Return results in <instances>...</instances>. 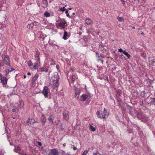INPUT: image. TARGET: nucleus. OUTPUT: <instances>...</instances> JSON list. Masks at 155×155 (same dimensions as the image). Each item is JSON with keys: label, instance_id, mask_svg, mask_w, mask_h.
<instances>
[{"label": "nucleus", "instance_id": "f8f14e48", "mask_svg": "<svg viewBox=\"0 0 155 155\" xmlns=\"http://www.w3.org/2000/svg\"><path fill=\"white\" fill-rule=\"evenodd\" d=\"M97 115L98 118H105V115L103 114H100L99 111H97L96 113Z\"/></svg>", "mask_w": 155, "mask_h": 155}, {"label": "nucleus", "instance_id": "7ed1b4c3", "mask_svg": "<svg viewBox=\"0 0 155 155\" xmlns=\"http://www.w3.org/2000/svg\"><path fill=\"white\" fill-rule=\"evenodd\" d=\"M2 57L4 63L7 65H10V59L8 56L7 55L2 54Z\"/></svg>", "mask_w": 155, "mask_h": 155}, {"label": "nucleus", "instance_id": "c03bdc74", "mask_svg": "<svg viewBox=\"0 0 155 155\" xmlns=\"http://www.w3.org/2000/svg\"><path fill=\"white\" fill-rule=\"evenodd\" d=\"M27 75H31V73L30 72H28Z\"/></svg>", "mask_w": 155, "mask_h": 155}, {"label": "nucleus", "instance_id": "bb28decb", "mask_svg": "<svg viewBox=\"0 0 155 155\" xmlns=\"http://www.w3.org/2000/svg\"><path fill=\"white\" fill-rule=\"evenodd\" d=\"M117 19L119 21H124V19L122 17H117Z\"/></svg>", "mask_w": 155, "mask_h": 155}, {"label": "nucleus", "instance_id": "4be33fe9", "mask_svg": "<svg viewBox=\"0 0 155 155\" xmlns=\"http://www.w3.org/2000/svg\"><path fill=\"white\" fill-rule=\"evenodd\" d=\"M40 63H39L38 62L36 61V62L34 63V65L33 66V68H34L35 70H36L38 69V67H37V65L40 64Z\"/></svg>", "mask_w": 155, "mask_h": 155}, {"label": "nucleus", "instance_id": "473e14b6", "mask_svg": "<svg viewBox=\"0 0 155 155\" xmlns=\"http://www.w3.org/2000/svg\"><path fill=\"white\" fill-rule=\"evenodd\" d=\"M51 65H53L55 64V62L54 61V60L53 58H52L51 59Z\"/></svg>", "mask_w": 155, "mask_h": 155}, {"label": "nucleus", "instance_id": "a19ab883", "mask_svg": "<svg viewBox=\"0 0 155 155\" xmlns=\"http://www.w3.org/2000/svg\"><path fill=\"white\" fill-rule=\"evenodd\" d=\"M98 153V152H97L96 153H94L93 155H97Z\"/></svg>", "mask_w": 155, "mask_h": 155}, {"label": "nucleus", "instance_id": "3c124183", "mask_svg": "<svg viewBox=\"0 0 155 155\" xmlns=\"http://www.w3.org/2000/svg\"><path fill=\"white\" fill-rule=\"evenodd\" d=\"M72 9L71 8H69V10H71Z\"/></svg>", "mask_w": 155, "mask_h": 155}, {"label": "nucleus", "instance_id": "79ce46f5", "mask_svg": "<svg viewBox=\"0 0 155 155\" xmlns=\"http://www.w3.org/2000/svg\"><path fill=\"white\" fill-rule=\"evenodd\" d=\"M3 66V65L1 63V62H0V68L2 67V66Z\"/></svg>", "mask_w": 155, "mask_h": 155}, {"label": "nucleus", "instance_id": "ea45409f", "mask_svg": "<svg viewBox=\"0 0 155 155\" xmlns=\"http://www.w3.org/2000/svg\"><path fill=\"white\" fill-rule=\"evenodd\" d=\"M121 1L123 3V4H124L125 2L124 0H121Z\"/></svg>", "mask_w": 155, "mask_h": 155}, {"label": "nucleus", "instance_id": "c85d7f7f", "mask_svg": "<svg viewBox=\"0 0 155 155\" xmlns=\"http://www.w3.org/2000/svg\"><path fill=\"white\" fill-rule=\"evenodd\" d=\"M90 128L91 130L93 131H94L96 130L95 128L93 126H92L91 125H90Z\"/></svg>", "mask_w": 155, "mask_h": 155}, {"label": "nucleus", "instance_id": "c756f323", "mask_svg": "<svg viewBox=\"0 0 155 155\" xmlns=\"http://www.w3.org/2000/svg\"><path fill=\"white\" fill-rule=\"evenodd\" d=\"M33 26H34V24L32 23H31L29 24H28L27 25V27H28V28H32L33 27Z\"/></svg>", "mask_w": 155, "mask_h": 155}, {"label": "nucleus", "instance_id": "9d476101", "mask_svg": "<svg viewBox=\"0 0 155 155\" xmlns=\"http://www.w3.org/2000/svg\"><path fill=\"white\" fill-rule=\"evenodd\" d=\"M118 51L119 52H122L124 54L127 56L128 58H129L130 57V55L127 52L125 51H123L122 48H120L118 49Z\"/></svg>", "mask_w": 155, "mask_h": 155}, {"label": "nucleus", "instance_id": "aec40b11", "mask_svg": "<svg viewBox=\"0 0 155 155\" xmlns=\"http://www.w3.org/2000/svg\"><path fill=\"white\" fill-rule=\"evenodd\" d=\"M41 119L42 123L44 124L45 123L46 121V119L43 115H42Z\"/></svg>", "mask_w": 155, "mask_h": 155}, {"label": "nucleus", "instance_id": "39448f33", "mask_svg": "<svg viewBox=\"0 0 155 155\" xmlns=\"http://www.w3.org/2000/svg\"><path fill=\"white\" fill-rule=\"evenodd\" d=\"M17 107L18 110L22 109L24 108V103L23 101L20 100L17 104Z\"/></svg>", "mask_w": 155, "mask_h": 155}, {"label": "nucleus", "instance_id": "603ef678", "mask_svg": "<svg viewBox=\"0 0 155 155\" xmlns=\"http://www.w3.org/2000/svg\"><path fill=\"white\" fill-rule=\"evenodd\" d=\"M81 29H82V28H80V29L81 30Z\"/></svg>", "mask_w": 155, "mask_h": 155}, {"label": "nucleus", "instance_id": "ddd939ff", "mask_svg": "<svg viewBox=\"0 0 155 155\" xmlns=\"http://www.w3.org/2000/svg\"><path fill=\"white\" fill-rule=\"evenodd\" d=\"M48 5V2L46 0H43L42 1V7L44 8H46Z\"/></svg>", "mask_w": 155, "mask_h": 155}, {"label": "nucleus", "instance_id": "412c9836", "mask_svg": "<svg viewBox=\"0 0 155 155\" xmlns=\"http://www.w3.org/2000/svg\"><path fill=\"white\" fill-rule=\"evenodd\" d=\"M96 57L97 58H104L103 56L101 55H100L99 54V53L97 52H96Z\"/></svg>", "mask_w": 155, "mask_h": 155}, {"label": "nucleus", "instance_id": "f3484780", "mask_svg": "<svg viewBox=\"0 0 155 155\" xmlns=\"http://www.w3.org/2000/svg\"><path fill=\"white\" fill-rule=\"evenodd\" d=\"M38 77V74H35L34 77L32 78L31 80L32 82L33 83H34L35 81L37 79Z\"/></svg>", "mask_w": 155, "mask_h": 155}, {"label": "nucleus", "instance_id": "2f4dec72", "mask_svg": "<svg viewBox=\"0 0 155 155\" xmlns=\"http://www.w3.org/2000/svg\"><path fill=\"white\" fill-rule=\"evenodd\" d=\"M76 78V76L75 75H73L72 76V78H71V80L73 82H74L75 81Z\"/></svg>", "mask_w": 155, "mask_h": 155}, {"label": "nucleus", "instance_id": "0eeeda50", "mask_svg": "<svg viewBox=\"0 0 155 155\" xmlns=\"http://www.w3.org/2000/svg\"><path fill=\"white\" fill-rule=\"evenodd\" d=\"M40 53L38 51H36L35 53L34 56L35 58V60H36V61L38 62L39 63H40V58L39 57V55Z\"/></svg>", "mask_w": 155, "mask_h": 155}, {"label": "nucleus", "instance_id": "a878e982", "mask_svg": "<svg viewBox=\"0 0 155 155\" xmlns=\"http://www.w3.org/2000/svg\"><path fill=\"white\" fill-rule=\"evenodd\" d=\"M104 114L105 116H108L109 115V113L107 111V110L105 108L104 109Z\"/></svg>", "mask_w": 155, "mask_h": 155}, {"label": "nucleus", "instance_id": "7c9ffc66", "mask_svg": "<svg viewBox=\"0 0 155 155\" xmlns=\"http://www.w3.org/2000/svg\"><path fill=\"white\" fill-rule=\"evenodd\" d=\"M28 64L29 67L31 66L33 64L31 60H29L28 62Z\"/></svg>", "mask_w": 155, "mask_h": 155}, {"label": "nucleus", "instance_id": "a18cd8bd", "mask_svg": "<svg viewBox=\"0 0 155 155\" xmlns=\"http://www.w3.org/2000/svg\"><path fill=\"white\" fill-rule=\"evenodd\" d=\"M24 78H26V76L25 75H24L23 76Z\"/></svg>", "mask_w": 155, "mask_h": 155}, {"label": "nucleus", "instance_id": "4468645a", "mask_svg": "<svg viewBox=\"0 0 155 155\" xmlns=\"http://www.w3.org/2000/svg\"><path fill=\"white\" fill-rule=\"evenodd\" d=\"M88 95L86 94H83L81 97V101H84L86 100L88 97Z\"/></svg>", "mask_w": 155, "mask_h": 155}, {"label": "nucleus", "instance_id": "9b49d317", "mask_svg": "<svg viewBox=\"0 0 155 155\" xmlns=\"http://www.w3.org/2000/svg\"><path fill=\"white\" fill-rule=\"evenodd\" d=\"M63 118L65 119L66 120L68 119L69 115L67 111L64 110L63 111Z\"/></svg>", "mask_w": 155, "mask_h": 155}, {"label": "nucleus", "instance_id": "4c0bfd02", "mask_svg": "<svg viewBox=\"0 0 155 155\" xmlns=\"http://www.w3.org/2000/svg\"><path fill=\"white\" fill-rule=\"evenodd\" d=\"M104 46V45H100L99 46V47L100 48H103Z\"/></svg>", "mask_w": 155, "mask_h": 155}, {"label": "nucleus", "instance_id": "dca6fc26", "mask_svg": "<svg viewBox=\"0 0 155 155\" xmlns=\"http://www.w3.org/2000/svg\"><path fill=\"white\" fill-rule=\"evenodd\" d=\"M85 23L88 25H91L92 24V21L89 18H87L85 21Z\"/></svg>", "mask_w": 155, "mask_h": 155}, {"label": "nucleus", "instance_id": "37998d69", "mask_svg": "<svg viewBox=\"0 0 155 155\" xmlns=\"http://www.w3.org/2000/svg\"><path fill=\"white\" fill-rule=\"evenodd\" d=\"M73 149L74 150H76V149H77V148L76 147H74L73 148Z\"/></svg>", "mask_w": 155, "mask_h": 155}, {"label": "nucleus", "instance_id": "de8ad7c7", "mask_svg": "<svg viewBox=\"0 0 155 155\" xmlns=\"http://www.w3.org/2000/svg\"><path fill=\"white\" fill-rule=\"evenodd\" d=\"M132 28H133V29H134V28H135V27L133 26V27H132Z\"/></svg>", "mask_w": 155, "mask_h": 155}, {"label": "nucleus", "instance_id": "b1692460", "mask_svg": "<svg viewBox=\"0 0 155 155\" xmlns=\"http://www.w3.org/2000/svg\"><path fill=\"white\" fill-rule=\"evenodd\" d=\"M40 71L41 72L45 71L47 72L48 71V69L47 68H40Z\"/></svg>", "mask_w": 155, "mask_h": 155}, {"label": "nucleus", "instance_id": "72a5a7b5", "mask_svg": "<svg viewBox=\"0 0 155 155\" xmlns=\"http://www.w3.org/2000/svg\"><path fill=\"white\" fill-rule=\"evenodd\" d=\"M67 10L64 7H63L62 8H60V10L62 12L64 11H66Z\"/></svg>", "mask_w": 155, "mask_h": 155}, {"label": "nucleus", "instance_id": "a211bd4d", "mask_svg": "<svg viewBox=\"0 0 155 155\" xmlns=\"http://www.w3.org/2000/svg\"><path fill=\"white\" fill-rule=\"evenodd\" d=\"M51 155H58V152L55 149H53L51 150Z\"/></svg>", "mask_w": 155, "mask_h": 155}, {"label": "nucleus", "instance_id": "cd10ccee", "mask_svg": "<svg viewBox=\"0 0 155 155\" xmlns=\"http://www.w3.org/2000/svg\"><path fill=\"white\" fill-rule=\"evenodd\" d=\"M13 70H14V69L13 68H11V70L8 69H7L6 70V74L7 75L8 74L9 72H11Z\"/></svg>", "mask_w": 155, "mask_h": 155}, {"label": "nucleus", "instance_id": "e433bc0d", "mask_svg": "<svg viewBox=\"0 0 155 155\" xmlns=\"http://www.w3.org/2000/svg\"><path fill=\"white\" fill-rule=\"evenodd\" d=\"M101 58H99L97 60V61H101L102 63V64H103V61L101 59Z\"/></svg>", "mask_w": 155, "mask_h": 155}, {"label": "nucleus", "instance_id": "09e8293b", "mask_svg": "<svg viewBox=\"0 0 155 155\" xmlns=\"http://www.w3.org/2000/svg\"><path fill=\"white\" fill-rule=\"evenodd\" d=\"M72 14H73V15H75V13H72Z\"/></svg>", "mask_w": 155, "mask_h": 155}, {"label": "nucleus", "instance_id": "49530a36", "mask_svg": "<svg viewBox=\"0 0 155 155\" xmlns=\"http://www.w3.org/2000/svg\"><path fill=\"white\" fill-rule=\"evenodd\" d=\"M141 34L142 35H144V33L143 32H142L141 33Z\"/></svg>", "mask_w": 155, "mask_h": 155}, {"label": "nucleus", "instance_id": "393cba45", "mask_svg": "<svg viewBox=\"0 0 155 155\" xmlns=\"http://www.w3.org/2000/svg\"><path fill=\"white\" fill-rule=\"evenodd\" d=\"M44 15L45 16L48 17L50 16V14L48 12L45 11V12L44 13Z\"/></svg>", "mask_w": 155, "mask_h": 155}, {"label": "nucleus", "instance_id": "6e6552de", "mask_svg": "<svg viewBox=\"0 0 155 155\" xmlns=\"http://www.w3.org/2000/svg\"><path fill=\"white\" fill-rule=\"evenodd\" d=\"M66 22L65 21H61L58 23L57 25V26L61 27V28H64L65 27V25L66 24Z\"/></svg>", "mask_w": 155, "mask_h": 155}, {"label": "nucleus", "instance_id": "423d86ee", "mask_svg": "<svg viewBox=\"0 0 155 155\" xmlns=\"http://www.w3.org/2000/svg\"><path fill=\"white\" fill-rule=\"evenodd\" d=\"M74 90L75 91V98L77 99L78 100L79 97V95L80 93V90L76 87L75 86H74Z\"/></svg>", "mask_w": 155, "mask_h": 155}, {"label": "nucleus", "instance_id": "6ab92c4d", "mask_svg": "<svg viewBox=\"0 0 155 155\" xmlns=\"http://www.w3.org/2000/svg\"><path fill=\"white\" fill-rule=\"evenodd\" d=\"M68 37V32L65 31H64L63 36V39L64 40H66L67 39Z\"/></svg>", "mask_w": 155, "mask_h": 155}, {"label": "nucleus", "instance_id": "2eb2a0df", "mask_svg": "<svg viewBox=\"0 0 155 155\" xmlns=\"http://www.w3.org/2000/svg\"><path fill=\"white\" fill-rule=\"evenodd\" d=\"M54 117L52 115H51L48 118V120L50 123L51 124H53L54 123Z\"/></svg>", "mask_w": 155, "mask_h": 155}, {"label": "nucleus", "instance_id": "1a4fd4ad", "mask_svg": "<svg viewBox=\"0 0 155 155\" xmlns=\"http://www.w3.org/2000/svg\"><path fill=\"white\" fill-rule=\"evenodd\" d=\"M0 80L3 85L7 84V79L5 77L3 76L1 74H0Z\"/></svg>", "mask_w": 155, "mask_h": 155}, {"label": "nucleus", "instance_id": "f03ea898", "mask_svg": "<svg viewBox=\"0 0 155 155\" xmlns=\"http://www.w3.org/2000/svg\"><path fill=\"white\" fill-rule=\"evenodd\" d=\"M37 122L35 120H33L32 119L28 118L26 124L27 125L32 127H35L36 126L35 124Z\"/></svg>", "mask_w": 155, "mask_h": 155}, {"label": "nucleus", "instance_id": "c9c22d12", "mask_svg": "<svg viewBox=\"0 0 155 155\" xmlns=\"http://www.w3.org/2000/svg\"><path fill=\"white\" fill-rule=\"evenodd\" d=\"M65 12L67 16L68 17H70V15L69 13H68V11L66 10Z\"/></svg>", "mask_w": 155, "mask_h": 155}, {"label": "nucleus", "instance_id": "8fccbe9b", "mask_svg": "<svg viewBox=\"0 0 155 155\" xmlns=\"http://www.w3.org/2000/svg\"><path fill=\"white\" fill-rule=\"evenodd\" d=\"M58 65H57L56 67L58 69Z\"/></svg>", "mask_w": 155, "mask_h": 155}, {"label": "nucleus", "instance_id": "5701e85b", "mask_svg": "<svg viewBox=\"0 0 155 155\" xmlns=\"http://www.w3.org/2000/svg\"><path fill=\"white\" fill-rule=\"evenodd\" d=\"M19 110H18V108L14 106L13 107V109H12V111L13 112H18Z\"/></svg>", "mask_w": 155, "mask_h": 155}, {"label": "nucleus", "instance_id": "f257e3e1", "mask_svg": "<svg viewBox=\"0 0 155 155\" xmlns=\"http://www.w3.org/2000/svg\"><path fill=\"white\" fill-rule=\"evenodd\" d=\"M51 79L52 81L50 83V84L52 88V91L54 94H57L59 85L58 84L59 78L58 74L52 77Z\"/></svg>", "mask_w": 155, "mask_h": 155}, {"label": "nucleus", "instance_id": "f704fd0d", "mask_svg": "<svg viewBox=\"0 0 155 155\" xmlns=\"http://www.w3.org/2000/svg\"><path fill=\"white\" fill-rule=\"evenodd\" d=\"M88 152V151L87 150H85L83 153L82 155H86Z\"/></svg>", "mask_w": 155, "mask_h": 155}, {"label": "nucleus", "instance_id": "864d4df0", "mask_svg": "<svg viewBox=\"0 0 155 155\" xmlns=\"http://www.w3.org/2000/svg\"><path fill=\"white\" fill-rule=\"evenodd\" d=\"M99 155H103L99 154Z\"/></svg>", "mask_w": 155, "mask_h": 155}, {"label": "nucleus", "instance_id": "58836bf2", "mask_svg": "<svg viewBox=\"0 0 155 155\" xmlns=\"http://www.w3.org/2000/svg\"><path fill=\"white\" fill-rule=\"evenodd\" d=\"M37 143L39 146H41V142H38Z\"/></svg>", "mask_w": 155, "mask_h": 155}, {"label": "nucleus", "instance_id": "20e7f679", "mask_svg": "<svg viewBox=\"0 0 155 155\" xmlns=\"http://www.w3.org/2000/svg\"><path fill=\"white\" fill-rule=\"evenodd\" d=\"M49 92V90L48 87L45 86L44 87L42 90V93L44 96L45 98H46L48 96V93Z\"/></svg>", "mask_w": 155, "mask_h": 155}]
</instances>
